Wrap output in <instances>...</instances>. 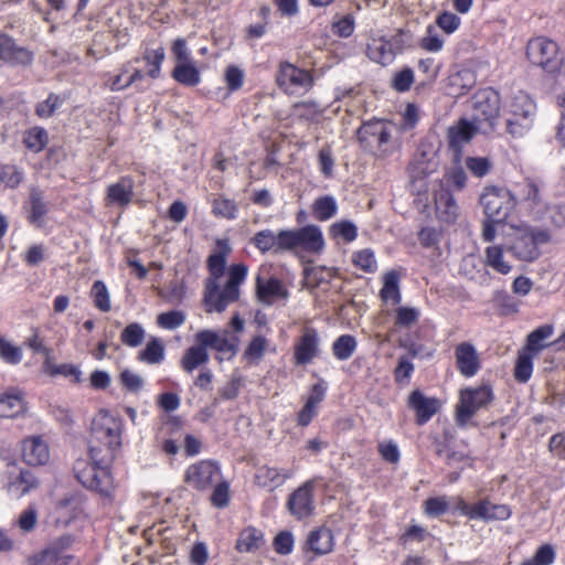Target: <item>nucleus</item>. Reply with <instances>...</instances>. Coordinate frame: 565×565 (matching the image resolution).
Returning <instances> with one entry per match:
<instances>
[{
  "label": "nucleus",
  "instance_id": "nucleus-1",
  "mask_svg": "<svg viewBox=\"0 0 565 565\" xmlns=\"http://www.w3.org/2000/svg\"><path fill=\"white\" fill-rule=\"evenodd\" d=\"M231 252L230 245L217 241L216 249L207 258L209 278L205 281L203 303L205 311L222 312L239 298V286L245 280L247 267L243 264L232 265L223 281L226 257Z\"/></svg>",
  "mask_w": 565,
  "mask_h": 565
},
{
  "label": "nucleus",
  "instance_id": "nucleus-2",
  "mask_svg": "<svg viewBox=\"0 0 565 565\" xmlns=\"http://www.w3.org/2000/svg\"><path fill=\"white\" fill-rule=\"evenodd\" d=\"M508 249L520 260L533 262L541 255L539 244L548 242L546 232L533 231L525 225H508L503 232Z\"/></svg>",
  "mask_w": 565,
  "mask_h": 565
},
{
  "label": "nucleus",
  "instance_id": "nucleus-3",
  "mask_svg": "<svg viewBox=\"0 0 565 565\" xmlns=\"http://www.w3.org/2000/svg\"><path fill=\"white\" fill-rule=\"evenodd\" d=\"M526 57L531 64L551 74L561 71L564 64V53L561 46L546 36H536L527 42Z\"/></svg>",
  "mask_w": 565,
  "mask_h": 565
},
{
  "label": "nucleus",
  "instance_id": "nucleus-4",
  "mask_svg": "<svg viewBox=\"0 0 565 565\" xmlns=\"http://www.w3.org/2000/svg\"><path fill=\"white\" fill-rule=\"evenodd\" d=\"M507 129L512 137H523L534 124L535 104L525 94L515 95L507 113Z\"/></svg>",
  "mask_w": 565,
  "mask_h": 565
},
{
  "label": "nucleus",
  "instance_id": "nucleus-5",
  "mask_svg": "<svg viewBox=\"0 0 565 565\" xmlns=\"http://www.w3.org/2000/svg\"><path fill=\"white\" fill-rule=\"evenodd\" d=\"M472 119L482 132L492 131L500 115V96L491 89L484 88L472 97Z\"/></svg>",
  "mask_w": 565,
  "mask_h": 565
},
{
  "label": "nucleus",
  "instance_id": "nucleus-6",
  "mask_svg": "<svg viewBox=\"0 0 565 565\" xmlns=\"http://www.w3.org/2000/svg\"><path fill=\"white\" fill-rule=\"evenodd\" d=\"M492 398V391L488 385L461 390L459 392V402L456 405V420L458 425H467L479 409L491 403Z\"/></svg>",
  "mask_w": 565,
  "mask_h": 565
},
{
  "label": "nucleus",
  "instance_id": "nucleus-7",
  "mask_svg": "<svg viewBox=\"0 0 565 565\" xmlns=\"http://www.w3.org/2000/svg\"><path fill=\"white\" fill-rule=\"evenodd\" d=\"M480 204L487 217L503 221L514 210L516 200L508 189L487 186L480 196Z\"/></svg>",
  "mask_w": 565,
  "mask_h": 565
},
{
  "label": "nucleus",
  "instance_id": "nucleus-8",
  "mask_svg": "<svg viewBox=\"0 0 565 565\" xmlns=\"http://www.w3.org/2000/svg\"><path fill=\"white\" fill-rule=\"evenodd\" d=\"M393 126L382 120L363 124L358 130V138L362 147L375 156L387 153V145L392 138Z\"/></svg>",
  "mask_w": 565,
  "mask_h": 565
},
{
  "label": "nucleus",
  "instance_id": "nucleus-9",
  "mask_svg": "<svg viewBox=\"0 0 565 565\" xmlns=\"http://www.w3.org/2000/svg\"><path fill=\"white\" fill-rule=\"evenodd\" d=\"M1 482L7 492L18 499L31 493L40 486L39 479L32 471L15 462L7 465L1 475Z\"/></svg>",
  "mask_w": 565,
  "mask_h": 565
},
{
  "label": "nucleus",
  "instance_id": "nucleus-10",
  "mask_svg": "<svg viewBox=\"0 0 565 565\" xmlns=\"http://www.w3.org/2000/svg\"><path fill=\"white\" fill-rule=\"evenodd\" d=\"M276 83L288 95H301L311 88L313 79L308 71L281 62L276 74Z\"/></svg>",
  "mask_w": 565,
  "mask_h": 565
},
{
  "label": "nucleus",
  "instance_id": "nucleus-11",
  "mask_svg": "<svg viewBox=\"0 0 565 565\" xmlns=\"http://www.w3.org/2000/svg\"><path fill=\"white\" fill-rule=\"evenodd\" d=\"M89 456V463L83 468H76V477L84 487L103 492V480L106 477V468L103 466L104 458L102 456V449L90 446Z\"/></svg>",
  "mask_w": 565,
  "mask_h": 565
},
{
  "label": "nucleus",
  "instance_id": "nucleus-12",
  "mask_svg": "<svg viewBox=\"0 0 565 565\" xmlns=\"http://www.w3.org/2000/svg\"><path fill=\"white\" fill-rule=\"evenodd\" d=\"M20 458L30 467L45 466L51 458L47 440L41 435L26 436L20 441Z\"/></svg>",
  "mask_w": 565,
  "mask_h": 565
},
{
  "label": "nucleus",
  "instance_id": "nucleus-13",
  "mask_svg": "<svg viewBox=\"0 0 565 565\" xmlns=\"http://www.w3.org/2000/svg\"><path fill=\"white\" fill-rule=\"evenodd\" d=\"M482 132L481 127L466 118H460L447 129L448 147L455 152L456 161L460 160L463 146L469 143L476 134Z\"/></svg>",
  "mask_w": 565,
  "mask_h": 565
},
{
  "label": "nucleus",
  "instance_id": "nucleus-14",
  "mask_svg": "<svg viewBox=\"0 0 565 565\" xmlns=\"http://www.w3.org/2000/svg\"><path fill=\"white\" fill-rule=\"evenodd\" d=\"M218 476L220 469L215 462L202 460L188 468L184 480L196 490H205L212 487Z\"/></svg>",
  "mask_w": 565,
  "mask_h": 565
},
{
  "label": "nucleus",
  "instance_id": "nucleus-15",
  "mask_svg": "<svg viewBox=\"0 0 565 565\" xmlns=\"http://www.w3.org/2000/svg\"><path fill=\"white\" fill-rule=\"evenodd\" d=\"M289 512L297 519H303L313 512V481H307L295 490L287 502Z\"/></svg>",
  "mask_w": 565,
  "mask_h": 565
},
{
  "label": "nucleus",
  "instance_id": "nucleus-16",
  "mask_svg": "<svg viewBox=\"0 0 565 565\" xmlns=\"http://www.w3.org/2000/svg\"><path fill=\"white\" fill-rule=\"evenodd\" d=\"M334 545L332 530L327 526H319L309 532L303 548L306 552L319 557L330 554L334 550Z\"/></svg>",
  "mask_w": 565,
  "mask_h": 565
},
{
  "label": "nucleus",
  "instance_id": "nucleus-17",
  "mask_svg": "<svg viewBox=\"0 0 565 565\" xmlns=\"http://www.w3.org/2000/svg\"><path fill=\"white\" fill-rule=\"evenodd\" d=\"M456 362L459 372L467 376H473L480 369V359L476 348L469 342H461L455 350Z\"/></svg>",
  "mask_w": 565,
  "mask_h": 565
},
{
  "label": "nucleus",
  "instance_id": "nucleus-18",
  "mask_svg": "<svg viewBox=\"0 0 565 565\" xmlns=\"http://www.w3.org/2000/svg\"><path fill=\"white\" fill-rule=\"evenodd\" d=\"M256 297L263 305H273L277 299H286L288 290L282 282L276 278L263 279L260 276L256 278Z\"/></svg>",
  "mask_w": 565,
  "mask_h": 565
},
{
  "label": "nucleus",
  "instance_id": "nucleus-19",
  "mask_svg": "<svg viewBox=\"0 0 565 565\" xmlns=\"http://www.w3.org/2000/svg\"><path fill=\"white\" fill-rule=\"evenodd\" d=\"M318 353V334L313 329H306L295 344V363L305 365L310 363Z\"/></svg>",
  "mask_w": 565,
  "mask_h": 565
},
{
  "label": "nucleus",
  "instance_id": "nucleus-20",
  "mask_svg": "<svg viewBox=\"0 0 565 565\" xmlns=\"http://www.w3.org/2000/svg\"><path fill=\"white\" fill-rule=\"evenodd\" d=\"M289 476L290 473L284 469L264 465L257 468L254 481L258 487L274 491L282 486Z\"/></svg>",
  "mask_w": 565,
  "mask_h": 565
},
{
  "label": "nucleus",
  "instance_id": "nucleus-21",
  "mask_svg": "<svg viewBox=\"0 0 565 565\" xmlns=\"http://www.w3.org/2000/svg\"><path fill=\"white\" fill-rule=\"evenodd\" d=\"M435 206L438 216L445 222H454L459 215V206L454 195L446 189L435 193Z\"/></svg>",
  "mask_w": 565,
  "mask_h": 565
},
{
  "label": "nucleus",
  "instance_id": "nucleus-22",
  "mask_svg": "<svg viewBox=\"0 0 565 565\" xmlns=\"http://www.w3.org/2000/svg\"><path fill=\"white\" fill-rule=\"evenodd\" d=\"M25 412L23 394L17 390H10L0 395V416L6 418L17 417Z\"/></svg>",
  "mask_w": 565,
  "mask_h": 565
},
{
  "label": "nucleus",
  "instance_id": "nucleus-23",
  "mask_svg": "<svg viewBox=\"0 0 565 565\" xmlns=\"http://www.w3.org/2000/svg\"><path fill=\"white\" fill-rule=\"evenodd\" d=\"M409 406L416 411L418 423L427 422L439 407L436 398L425 397L420 392L415 391L409 396Z\"/></svg>",
  "mask_w": 565,
  "mask_h": 565
},
{
  "label": "nucleus",
  "instance_id": "nucleus-24",
  "mask_svg": "<svg viewBox=\"0 0 565 565\" xmlns=\"http://www.w3.org/2000/svg\"><path fill=\"white\" fill-rule=\"evenodd\" d=\"M323 247V237L317 226L309 225L297 230V248L307 252H320Z\"/></svg>",
  "mask_w": 565,
  "mask_h": 565
},
{
  "label": "nucleus",
  "instance_id": "nucleus-25",
  "mask_svg": "<svg viewBox=\"0 0 565 565\" xmlns=\"http://www.w3.org/2000/svg\"><path fill=\"white\" fill-rule=\"evenodd\" d=\"M477 519L484 521H504L511 516V509L507 504H494L489 500L477 502Z\"/></svg>",
  "mask_w": 565,
  "mask_h": 565
},
{
  "label": "nucleus",
  "instance_id": "nucleus-26",
  "mask_svg": "<svg viewBox=\"0 0 565 565\" xmlns=\"http://www.w3.org/2000/svg\"><path fill=\"white\" fill-rule=\"evenodd\" d=\"M195 344L185 350L180 362L182 369L188 373H191L198 366L205 364L210 358L207 347L202 344L200 341L195 340Z\"/></svg>",
  "mask_w": 565,
  "mask_h": 565
},
{
  "label": "nucleus",
  "instance_id": "nucleus-27",
  "mask_svg": "<svg viewBox=\"0 0 565 565\" xmlns=\"http://www.w3.org/2000/svg\"><path fill=\"white\" fill-rule=\"evenodd\" d=\"M367 55L372 61L387 65L394 58L393 45L383 38H373L367 44Z\"/></svg>",
  "mask_w": 565,
  "mask_h": 565
},
{
  "label": "nucleus",
  "instance_id": "nucleus-28",
  "mask_svg": "<svg viewBox=\"0 0 565 565\" xmlns=\"http://www.w3.org/2000/svg\"><path fill=\"white\" fill-rule=\"evenodd\" d=\"M323 398L324 387L321 384L313 385L305 406L298 414V424L300 426H307L312 420L316 415V408Z\"/></svg>",
  "mask_w": 565,
  "mask_h": 565
},
{
  "label": "nucleus",
  "instance_id": "nucleus-29",
  "mask_svg": "<svg viewBox=\"0 0 565 565\" xmlns=\"http://www.w3.org/2000/svg\"><path fill=\"white\" fill-rule=\"evenodd\" d=\"M171 76L175 82L185 86H196L201 82L200 70L193 60L175 64Z\"/></svg>",
  "mask_w": 565,
  "mask_h": 565
},
{
  "label": "nucleus",
  "instance_id": "nucleus-30",
  "mask_svg": "<svg viewBox=\"0 0 565 565\" xmlns=\"http://www.w3.org/2000/svg\"><path fill=\"white\" fill-rule=\"evenodd\" d=\"M264 544L263 533L252 526L244 529L236 541V550L241 553H254Z\"/></svg>",
  "mask_w": 565,
  "mask_h": 565
},
{
  "label": "nucleus",
  "instance_id": "nucleus-31",
  "mask_svg": "<svg viewBox=\"0 0 565 565\" xmlns=\"http://www.w3.org/2000/svg\"><path fill=\"white\" fill-rule=\"evenodd\" d=\"M166 58L164 49L161 45L147 47L141 61L147 68L146 73L151 78H158L161 73V64Z\"/></svg>",
  "mask_w": 565,
  "mask_h": 565
},
{
  "label": "nucleus",
  "instance_id": "nucleus-32",
  "mask_svg": "<svg viewBox=\"0 0 565 565\" xmlns=\"http://www.w3.org/2000/svg\"><path fill=\"white\" fill-rule=\"evenodd\" d=\"M46 213L47 206L43 200L42 193L36 190H32L29 199L28 221L35 226H42Z\"/></svg>",
  "mask_w": 565,
  "mask_h": 565
},
{
  "label": "nucleus",
  "instance_id": "nucleus-33",
  "mask_svg": "<svg viewBox=\"0 0 565 565\" xmlns=\"http://www.w3.org/2000/svg\"><path fill=\"white\" fill-rule=\"evenodd\" d=\"M195 340L206 345L207 349H214L222 353H234L233 345L228 342L226 337H221L212 330H201L195 334Z\"/></svg>",
  "mask_w": 565,
  "mask_h": 565
},
{
  "label": "nucleus",
  "instance_id": "nucleus-34",
  "mask_svg": "<svg viewBox=\"0 0 565 565\" xmlns=\"http://www.w3.org/2000/svg\"><path fill=\"white\" fill-rule=\"evenodd\" d=\"M132 195V181L124 178L108 188V204L116 203L119 206H125L131 201Z\"/></svg>",
  "mask_w": 565,
  "mask_h": 565
},
{
  "label": "nucleus",
  "instance_id": "nucleus-35",
  "mask_svg": "<svg viewBox=\"0 0 565 565\" xmlns=\"http://www.w3.org/2000/svg\"><path fill=\"white\" fill-rule=\"evenodd\" d=\"M486 265L493 270L507 275L511 271V264L504 258L502 245H491L486 249Z\"/></svg>",
  "mask_w": 565,
  "mask_h": 565
},
{
  "label": "nucleus",
  "instance_id": "nucleus-36",
  "mask_svg": "<svg viewBox=\"0 0 565 565\" xmlns=\"http://www.w3.org/2000/svg\"><path fill=\"white\" fill-rule=\"evenodd\" d=\"M398 281L399 275L396 270H391L384 275L383 288L380 294L384 302L392 301L393 305H397L401 301Z\"/></svg>",
  "mask_w": 565,
  "mask_h": 565
},
{
  "label": "nucleus",
  "instance_id": "nucleus-37",
  "mask_svg": "<svg viewBox=\"0 0 565 565\" xmlns=\"http://www.w3.org/2000/svg\"><path fill=\"white\" fill-rule=\"evenodd\" d=\"M43 370L46 374L51 376L62 375L64 377H68L75 384L82 382L81 370L76 365L71 363H63L56 365L50 359H46V361L43 364Z\"/></svg>",
  "mask_w": 565,
  "mask_h": 565
},
{
  "label": "nucleus",
  "instance_id": "nucleus-38",
  "mask_svg": "<svg viewBox=\"0 0 565 565\" xmlns=\"http://www.w3.org/2000/svg\"><path fill=\"white\" fill-rule=\"evenodd\" d=\"M24 146L34 153L45 149L49 143V134L42 127H32L23 134Z\"/></svg>",
  "mask_w": 565,
  "mask_h": 565
},
{
  "label": "nucleus",
  "instance_id": "nucleus-39",
  "mask_svg": "<svg viewBox=\"0 0 565 565\" xmlns=\"http://www.w3.org/2000/svg\"><path fill=\"white\" fill-rule=\"evenodd\" d=\"M448 84L454 95H462L475 85V76L469 70H461L451 74Z\"/></svg>",
  "mask_w": 565,
  "mask_h": 565
},
{
  "label": "nucleus",
  "instance_id": "nucleus-40",
  "mask_svg": "<svg viewBox=\"0 0 565 565\" xmlns=\"http://www.w3.org/2000/svg\"><path fill=\"white\" fill-rule=\"evenodd\" d=\"M164 358V347L161 340L152 338L146 348L139 353V360L149 364H157Z\"/></svg>",
  "mask_w": 565,
  "mask_h": 565
},
{
  "label": "nucleus",
  "instance_id": "nucleus-41",
  "mask_svg": "<svg viewBox=\"0 0 565 565\" xmlns=\"http://www.w3.org/2000/svg\"><path fill=\"white\" fill-rule=\"evenodd\" d=\"M553 334L552 326H542L531 332L527 337L526 350L536 354L540 350L546 347L544 341Z\"/></svg>",
  "mask_w": 565,
  "mask_h": 565
},
{
  "label": "nucleus",
  "instance_id": "nucleus-42",
  "mask_svg": "<svg viewBox=\"0 0 565 565\" xmlns=\"http://www.w3.org/2000/svg\"><path fill=\"white\" fill-rule=\"evenodd\" d=\"M356 349V340L349 334L338 338L332 347L333 354L339 360H348Z\"/></svg>",
  "mask_w": 565,
  "mask_h": 565
},
{
  "label": "nucleus",
  "instance_id": "nucleus-43",
  "mask_svg": "<svg viewBox=\"0 0 565 565\" xmlns=\"http://www.w3.org/2000/svg\"><path fill=\"white\" fill-rule=\"evenodd\" d=\"M71 561V555H58L53 550H43L30 556L26 561L28 565H52L53 563H64Z\"/></svg>",
  "mask_w": 565,
  "mask_h": 565
},
{
  "label": "nucleus",
  "instance_id": "nucleus-44",
  "mask_svg": "<svg viewBox=\"0 0 565 565\" xmlns=\"http://www.w3.org/2000/svg\"><path fill=\"white\" fill-rule=\"evenodd\" d=\"M337 212V203L332 196L326 195L316 200L313 213L317 220L326 221L331 218Z\"/></svg>",
  "mask_w": 565,
  "mask_h": 565
},
{
  "label": "nucleus",
  "instance_id": "nucleus-45",
  "mask_svg": "<svg viewBox=\"0 0 565 565\" xmlns=\"http://www.w3.org/2000/svg\"><path fill=\"white\" fill-rule=\"evenodd\" d=\"M555 561V550L551 544L541 545L533 557L523 561L520 565H551Z\"/></svg>",
  "mask_w": 565,
  "mask_h": 565
},
{
  "label": "nucleus",
  "instance_id": "nucleus-46",
  "mask_svg": "<svg viewBox=\"0 0 565 565\" xmlns=\"http://www.w3.org/2000/svg\"><path fill=\"white\" fill-rule=\"evenodd\" d=\"M521 195L524 201H527L534 205H539L543 202L541 194V185L533 179H525L521 184Z\"/></svg>",
  "mask_w": 565,
  "mask_h": 565
},
{
  "label": "nucleus",
  "instance_id": "nucleus-47",
  "mask_svg": "<svg viewBox=\"0 0 565 565\" xmlns=\"http://www.w3.org/2000/svg\"><path fill=\"white\" fill-rule=\"evenodd\" d=\"M185 321V313L180 310L162 312L157 317V323L162 329L173 330Z\"/></svg>",
  "mask_w": 565,
  "mask_h": 565
},
{
  "label": "nucleus",
  "instance_id": "nucleus-48",
  "mask_svg": "<svg viewBox=\"0 0 565 565\" xmlns=\"http://www.w3.org/2000/svg\"><path fill=\"white\" fill-rule=\"evenodd\" d=\"M120 339L126 345L138 347L145 339V330L139 323H130L122 330Z\"/></svg>",
  "mask_w": 565,
  "mask_h": 565
},
{
  "label": "nucleus",
  "instance_id": "nucleus-49",
  "mask_svg": "<svg viewBox=\"0 0 565 565\" xmlns=\"http://www.w3.org/2000/svg\"><path fill=\"white\" fill-rule=\"evenodd\" d=\"M76 512V505L72 498H67L61 501L55 510V521L58 524L66 525L74 516Z\"/></svg>",
  "mask_w": 565,
  "mask_h": 565
},
{
  "label": "nucleus",
  "instance_id": "nucleus-50",
  "mask_svg": "<svg viewBox=\"0 0 565 565\" xmlns=\"http://www.w3.org/2000/svg\"><path fill=\"white\" fill-rule=\"evenodd\" d=\"M267 344V339L265 337L256 335L248 343L244 355L249 361H259L266 351Z\"/></svg>",
  "mask_w": 565,
  "mask_h": 565
},
{
  "label": "nucleus",
  "instance_id": "nucleus-51",
  "mask_svg": "<svg viewBox=\"0 0 565 565\" xmlns=\"http://www.w3.org/2000/svg\"><path fill=\"white\" fill-rule=\"evenodd\" d=\"M353 264L364 271L372 273L376 268V259L371 249H362L353 254Z\"/></svg>",
  "mask_w": 565,
  "mask_h": 565
},
{
  "label": "nucleus",
  "instance_id": "nucleus-52",
  "mask_svg": "<svg viewBox=\"0 0 565 565\" xmlns=\"http://www.w3.org/2000/svg\"><path fill=\"white\" fill-rule=\"evenodd\" d=\"M0 356L10 364H17L22 359V351L6 339H0Z\"/></svg>",
  "mask_w": 565,
  "mask_h": 565
},
{
  "label": "nucleus",
  "instance_id": "nucleus-53",
  "mask_svg": "<svg viewBox=\"0 0 565 565\" xmlns=\"http://www.w3.org/2000/svg\"><path fill=\"white\" fill-rule=\"evenodd\" d=\"M532 359L533 355L520 354L516 361L514 377L519 382H526L532 375Z\"/></svg>",
  "mask_w": 565,
  "mask_h": 565
},
{
  "label": "nucleus",
  "instance_id": "nucleus-54",
  "mask_svg": "<svg viewBox=\"0 0 565 565\" xmlns=\"http://www.w3.org/2000/svg\"><path fill=\"white\" fill-rule=\"evenodd\" d=\"M355 23L352 15L339 17L332 23V32L340 38H349L354 32Z\"/></svg>",
  "mask_w": 565,
  "mask_h": 565
},
{
  "label": "nucleus",
  "instance_id": "nucleus-55",
  "mask_svg": "<svg viewBox=\"0 0 565 565\" xmlns=\"http://www.w3.org/2000/svg\"><path fill=\"white\" fill-rule=\"evenodd\" d=\"M0 178L7 186L15 188L21 183L23 173L14 166H0Z\"/></svg>",
  "mask_w": 565,
  "mask_h": 565
},
{
  "label": "nucleus",
  "instance_id": "nucleus-56",
  "mask_svg": "<svg viewBox=\"0 0 565 565\" xmlns=\"http://www.w3.org/2000/svg\"><path fill=\"white\" fill-rule=\"evenodd\" d=\"M253 242L258 249L265 253L275 247L277 248V234L268 230L262 231L254 236Z\"/></svg>",
  "mask_w": 565,
  "mask_h": 565
},
{
  "label": "nucleus",
  "instance_id": "nucleus-57",
  "mask_svg": "<svg viewBox=\"0 0 565 565\" xmlns=\"http://www.w3.org/2000/svg\"><path fill=\"white\" fill-rule=\"evenodd\" d=\"M32 60L33 54L29 50L15 44L4 61L12 65H29Z\"/></svg>",
  "mask_w": 565,
  "mask_h": 565
},
{
  "label": "nucleus",
  "instance_id": "nucleus-58",
  "mask_svg": "<svg viewBox=\"0 0 565 565\" xmlns=\"http://www.w3.org/2000/svg\"><path fill=\"white\" fill-rule=\"evenodd\" d=\"M448 509V501L445 497L429 498L424 502V511L429 516H438Z\"/></svg>",
  "mask_w": 565,
  "mask_h": 565
},
{
  "label": "nucleus",
  "instance_id": "nucleus-59",
  "mask_svg": "<svg viewBox=\"0 0 565 565\" xmlns=\"http://www.w3.org/2000/svg\"><path fill=\"white\" fill-rule=\"evenodd\" d=\"M224 79L230 90H236L242 87L244 73L237 66H227L224 72Z\"/></svg>",
  "mask_w": 565,
  "mask_h": 565
},
{
  "label": "nucleus",
  "instance_id": "nucleus-60",
  "mask_svg": "<svg viewBox=\"0 0 565 565\" xmlns=\"http://www.w3.org/2000/svg\"><path fill=\"white\" fill-rule=\"evenodd\" d=\"M490 161L487 158L469 157L466 160V167L478 178L486 175L490 170Z\"/></svg>",
  "mask_w": 565,
  "mask_h": 565
},
{
  "label": "nucleus",
  "instance_id": "nucleus-61",
  "mask_svg": "<svg viewBox=\"0 0 565 565\" xmlns=\"http://www.w3.org/2000/svg\"><path fill=\"white\" fill-rule=\"evenodd\" d=\"M236 212V205L233 201L228 199H215L213 202V213L216 216L232 218L234 217Z\"/></svg>",
  "mask_w": 565,
  "mask_h": 565
},
{
  "label": "nucleus",
  "instance_id": "nucleus-62",
  "mask_svg": "<svg viewBox=\"0 0 565 565\" xmlns=\"http://www.w3.org/2000/svg\"><path fill=\"white\" fill-rule=\"evenodd\" d=\"M171 53L175 64L192 61L186 41L184 39H177L171 45Z\"/></svg>",
  "mask_w": 565,
  "mask_h": 565
},
{
  "label": "nucleus",
  "instance_id": "nucleus-63",
  "mask_svg": "<svg viewBox=\"0 0 565 565\" xmlns=\"http://www.w3.org/2000/svg\"><path fill=\"white\" fill-rule=\"evenodd\" d=\"M61 104L57 95L51 94L44 102L36 106V115L41 118L51 117Z\"/></svg>",
  "mask_w": 565,
  "mask_h": 565
},
{
  "label": "nucleus",
  "instance_id": "nucleus-64",
  "mask_svg": "<svg viewBox=\"0 0 565 565\" xmlns=\"http://www.w3.org/2000/svg\"><path fill=\"white\" fill-rule=\"evenodd\" d=\"M436 23L446 33H452L458 29L460 19L455 13L445 11L437 17Z\"/></svg>",
  "mask_w": 565,
  "mask_h": 565
}]
</instances>
